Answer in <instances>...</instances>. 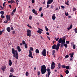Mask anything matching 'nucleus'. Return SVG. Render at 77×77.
I'll return each instance as SVG.
<instances>
[{"label":"nucleus","mask_w":77,"mask_h":77,"mask_svg":"<svg viewBox=\"0 0 77 77\" xmlns=\"http://www.w3.org/2000/svg\"><path fill=\"white\" fill-rule=\"evenodd\" d=\"M58 8L57 7L56 9H55V11H57V10H58Z\"/></svg>","instance_id":"69168bd1"},{"label":"nucleus","mask_w":77,"mask_h":77,"mask_svg":"<svg viewBox=\"0 0 77 77\" xmlns=\"http://www.w3.org/2000/svg\"><path fill=\"white\" fill-rule=\"evenodd\" d=\"M12 54H13V57L16 58V56L15 55V50L14 48H12Z\"/></svg>","instance_id":"39448f33"},{"label":"nucleus","mask_w":77,"mask_h":77,"mask_svg":"<svg viewBox=\"0 0 77 77\" xmlns=\"http://www.w3.org/2000/svg\"><path fill=\"white\" fill-rule=\"evenodd\" d=\"M65 38L62 39V38H60L58 41V42L59 44H60L61 43L65 42Z\"/></svg>","instance_id":"7ed1b4c3"},{"label":"nucleus","mask_w":77,"mask_h":77,"mask_svg":"<svg viewBox=\"0 0 77 77\" xmlns=\"http://www.w3.org/2000/svg\"><path fill=\"white\" fill-rule=\"evenodd\" d=\"M69 42L68 41H66V44H69Z\"/></svg>","instance_id":"c03bdc74"},{"label":"nucleus","mask_w":77,"mask_h":77,"mask_svg":"<svg viewBox=\"0 0 77 77\" xmlns=\"http://www.w3.org/2000/svg\"><path fill=\"white\" fill-rule=\"evenodd\" d=\"M68 3H69V1H68L67 2H65V4L67 5V6H69V4H68Z\"/></svg>","instance_id":"cd10ccee"},{"label":"nucleus","mask_w":77,"mask_h":77,"mask_svg":"<svg viewBox=\"0 0 77 77\" xmlns=\"http://www.w3.org/2000/svg\"><path fill=\"white\" fill-rule=\"evenodd\" d=\"M69 55L70 56V57H71V58H72V57H73V56H74V53H70L69 54Z\"/></svg>","instance_id":"4be33fe9"},{"label":"nucleus","mask_w":77,"mask_h":77,"mask_svg":"<svg viewBox=\"0 0 77 77\" xmlns=\"http://www.w3.org/2000/svg\"><path fill=\"white\" fill-rule=\"evenodd\" d=\"M6 66H3L2 68L1 69L2 70V71H5V69H6Z\"/></svg>","instance_id":"f8f14e48"},{"label":"nucleus","mask_w":77,"mask_h":77,"mask_svg":"<svg viewBox=\"0 0 77 77\" xmlns=\"http://www.w3.org/2000/svg\"><path fill=\"white\" fill-rule=\"evenodd\" d=\"M61 7L62 8V9H65V7H64L63 6H61Z\"/></svg>","instance_id":"5fc2aeb1"},{"label":"nucleus","mask_w":77,"mask_h":77,"mask_svg":"<svg viewBox=\"0 0 77 77\" xmlns=\"http://www.w3.org/2000/svg\"><path fill=\"white\" fill-rule=\"evenodd\" d=\"M2 31L0 30V35H1L2 34Z\"/></svg>","instance_id":"6e6d98bb"},{"label":"nucleus","mask_w":77,"mask_h":77,"mask_svg":"<svg viewBox=\"0 0 77 77\" xmlns=\"http://www.w3.org/2000/svg\"><path fill=\"white\" fill-rule=\"evenodd\" d=\"M9 65L10 66H11L12 65V60H9Z\"/></svg>","instance_id":"f3484780"},{"label":"nucleus","mask_w":77,"mask_h":77,"mask_svg":"<svg viewBox=\"0 0 77 77\" xmlns=\"http://www.w3.org/2000/svg\"><path fill=\"white\" fill-rule=\"evenodd\" d=\"M52 65L55 66V63H54V62L52 61Z\"/></svg>","instance_id":"2f4dec72"},{"label":"nucleus","mask_w":77,"mask_h":77,"mask_svg":"<svg viewBox=\"0 0 77 77\" xmlns=\"http://www.w3.org/2000/svg\"><path fill=\"white\" fill-rule=\"evenodd\" d=\"M65 42H64L63 43H61V44L60 45L61 48H62L64 46V43H65Z\"/></svg>","instance_id":"412c9836"},{"label":"nucleus","mask_w":77,"mask_h":77,"mask_svg":"<svg viewBox=\"0 0 77 77\" xmlns=\"http://www.w3.org/2000/svg\"><path fill=\"white\" fill-rule=\"evenodd\" d=\"M52 53H55V50H54L52 51Z\"/></svg>","instance_id":"e2e57ef3"},{"label":"nucleus","mask_w":77,"mask_h":77,"mask_svg":"<svg viewBox=\"0 0 77 77\" xmlns=\"http://www.w3.org/2000/svg\"><path fill=\"white\" fill-rule=\"evenodd\" d=\"M14 1H13V0H11V4H12V3H14Z\"/></svg>","instance_id":"052dcab7"},{"label":"nucleus","mask_w":77,"mask_h":77,"mask_svg":"<svg viewBox=\"0 0 77 77\" xmlns=\"http://www.w3.org/2000/svg\"><path fill=\"white\" fill-rule=\"evenodd\" d=\"M14 15V12H12L11 15H12V16H13V15Z\"/></svg>","instance_id":"338daca9"},{"label":"nucleus","mask_w":77,"mask_h":77,"mask_svg":"<svg viewBox=\"0 0 77 77\" xmlns=\"http://www.w3.org/2000/svg\"><path fill=\"white\" fill-rule=\"evenodd\" d=\"M60 46V43L57 44L56 46V49L57 51H58V50H59V48Z\"/></svg>","instance_id":"1a4fd4ad"},{"label":"nucleus","mask_w":77,"mask_h":77,"mask_svg":"<svg viewBox=\"0 0 77 77\" xmlns=\"http://www.w3.org/2000/svg\"><path fill=\"white\" fill-rule=\"evenodd\" d=\"M41 71L42 74H44L47 72V69H46V66L45 65L42 66L41 69Z\"/></svg>","instance_id":"f257e3e1"},{"label":"nucleus","mask_w":77,"mask_h":77,"mask_svg":"<svg viewBox=\"0 0 77 77\" xmlns=\"http://www.w3.org/2000/svg\"><path fill=\"white\" fill-rule=\"evenodd\" d=\"M17 8V7H16L13 10V12H15V11H16V9Z\"/></svg>","instance_id":"a18cd8bd"},{"label":"nucleus","mask_w":77,"mask_h":77,"mask_svg":"<svg viewBox=\"0 0 77 77\" xmlns=\"http://www.w3.org/2000/svg\"><path fill=\"white\" fill-rule=\"evenodd\" d=\"M64 46H65V48H67V47H68V45L66 44L65 43H64Z\"/></svg>","instance_id":"bb28decb"},{"label":"nucleus","mask_w":77,"mask_h":77,"mask_svg":"<svg viewBox=\"0 0 77 77\" xmlns=\"http://www.w3.org/2000/svg\"><path fill=\"white\" fill-rule=\"evenodd\" d=\"M74 30H75V33H77V29H75Z\"/></svg>","instance_id":"49530a36"},{"label":"nucleus","mask_w":77,"mask_h":77,"mask_svg":"<svg viewBox=\"0 0 77 77\" xmlns=\"http://www.w3.org/2000/svg\"><path fill=\"white\" fill-rule=\"evenodd\" d=\"M13 77V75H11L9 76V77Z\"/></svg>","instance_id":"774afa93"},{"label":"nucleus","mask_w":77,"mask_h":77,"mask_svg":"<svg viewBox=\"0 0 77 77\" xmlns=\"http://www.w3.org/2000/svg\"><path fill=\"white\" fill-rule=\"evenodd\" d=\"M29 19L30 20H31L32 19V17L31 16H30L29 17Z\"/></svg>","instance_id":"f704fd0d"},{"label":"nucleus","mask_w":77,"mask_h":77,"mask_svg":"<svg viewBox=\"0 0 77 77\" xmlns=\"http://www.w3.org/2000/svg\"><path fill=\"white\" fill-rule=\"evenodd\" d=\"M27 26L28 27H29V28H31V29H32V26H30V25H29V24H28Z\"/></svg>","instance_id":"8fccbe9b"},{"label":"nucleus","mask_w":77,"mask_h":77,"mask_svg":"<svg viewBox=\"0 0 77 77\" xmlns=\"http://www.w3.org/2000/svg\"><path fill=\"white\" fill-rule=\"evenodd\" d=\"M65 15H66V16L67 17V16H68V13L67 12V13L65 12Z\"/></svg>","instance_id":"79ce46f5"},{"label":"nucleus","mask_w":77,"mask_h":77,"mask_svg":"<svg viewBox=\"0 0 77 77\" xmlns=\"http://www.w3.org/2000/svg\"><path fill=\"white\" fill-rule=\"evenodd\" d=\"M6 18L7 20V21H10V20H11V16L10 15H6Z\"/></svg>","instance_id":"9b49d317"},{"label":"nucleus","mask_w":77,"mask_h":77,"mask_svg":"<svg viewBox=\"0 0 77 77\" xmlns=\"http://www.w3.org/2000/svg\"><path fill=\"white\" fill-rule=\"evenodd\" d=\"M15 31H12V33H13V35H14V34H15Z\"/></svg>","instance_id":"de8ad7c7"},{"label":"nucleus","mask_w":77,"mask_h":77,"mask_svg":"<svg viewBox=\"0 0 77 77\" xmlns=\"http://www.w3.org/2000/svg\"><path fill=\"white\" fill-rule=\"evenodd\" d=\"M6 3V2H4V3L3 4V6H4V7H5V4Z\"/></svg>","instance_id":"603ef678"},{"label":"nucleus","mask_w":77,"mask_h":77,"mask_svg":"<svg viewBox=\"0 0 77 77\" xmlns=\"http://www.w3.org/2000/svg\"><path fill=\"white\" fill-rule=\"evenodd\" d=\"M0 8L1 9H4V8H4V7H2V6H1Z\"/></svg>","instance_id":"680f3d73"},{"label":"nucleus","mask_w":77,"mask_h":77,"mask_svg":"<svg viewBox=\"0 0 77 77\" xmlns=\"http://www.w3.org/2000/svg\"><path fill=\"white\" fill-rule=\"evenodd\" d=\"M44 15H43V13H42L41 14L40 16L42 17H43Z\"/></svg>","instance_id":"bf43d9fd"},{"label":"nucleus","mask_w":77,"mask_h":77,"mask_svg":"<svg viewBox=\"0 0 77 77\" xmlns=\"http://www.w3.org/2000/svg\"><path fill=\"white\" fill-rule=\"evenodd\" d=\"M6 30L8 32H11V28L9 27H8L7 28Z\"/></svg>","instance_id":"2eb2a0df"},{"label":"nucleus","mask_w":77,"mask_h":77,"mask_svg":"<svg viewBox=\"0 0 77 77\" xmlns=\"http://www.w3.org/2000/svg\"><path fill=\"white\" fill-rule=\"evenodd\" d=\"M58 69H60L61 66H61V64H60V63H58Z\"/></svg>","instance_id":"aec40b11"},{"label":"nucleus","mask_w":77,"mask_h":77,"mask_svg":"<svg viewBox=\"0 0 77 77\" xmlns=\"http://www.w3.org/2000/svg\"><path fill=\"white\" fill-rule=\"evenodd\" d=\"M72 27V25L71 24L70 25V26L68 28H67V30H70V29H71Z\"/></svg>","instance_id":"6ab92c4d"},{"label":"nucleus","mask_w":77,"mask_h":77,"mask_svg":"<svg viewBox=\"0 0 77 77\" xmlns=\"http://www.w3.org/2000/svg\"><path fill=\"white\" fill-rule=\"evenodd\" d=\"M27 36H29V37H30V36H31V30L28 29L27 30Z\"/></svg>","instance_id":"20e7f679"},{"label":"nucleus","mask_w":77,"mask_h":77,"mask_svg":"<svg viewBox=\"0 0 77 77\" xmlns=\"http://www.w3.org/2000/svg\"><path fill=\"white\" fill-rule=\"evenodd\" d=\"M38 75H40V72L39 71L38 72Z\"/></svg>","instance_id":"864d4df0"},{"label":"nucleus","mask_w":77,"mask_h":77,"mask_svg":"<svg viewBox=\"0 0 77 77\" xmlns=\"http://www.w3.org/2000/svg\"><path fill=\"white\" fill-rule=\"evenodd\" d=\"M42 54L44 57H45L47 56V54L46 53V49H44L42 52Z\"/></svg>","instance_id":"f03ea898"},{"label":"nucleus","mask_w":77,"mask_h":77,"mask_svg":"<svg viewBox=\"0 0 77 77\" xmlns=\"http://www.w3.org/2000/svg\"><path fill=\"white\" fill-rule=\"evenodd\" d=\"M10 70V72H14V69L12 67H11Z\"/></svg>","instance_id":"a211bd4d"},{"label":"nucleus","mask_w":77,"mask_h":77,"mask_svg":"<svg viewBox=\"0 0 77 77\" xmlns=\"http://www.w3.org/2000/svg\"><path fill=\"white\" fill-rule=\"evenodd\" d=\"M26 76H28V75H29V72H26Z\"/></svg>","instance_id":"72a5a7b5"},{"label":"nucleus","mask_w":77,"mask_h":77,"mask_svg":"<svg viewBox=\"0 0 77 77\" xmlns=\"http://www.w3.org/2000/svg\"><path fill=\"white\" fill-rule=\"evenodd\" d=\"M32 3H33L35 2V0H32Z\"/></svg>","instance_id":"4d7b16f0"},{"label":"nucleus","mask_w":77,"mask_h":77,"mask_svg":"<svg viewBox=\"0 0 77 77\" xmlns=\"http://www.w3.org/2000/svg\"><path fill=\"white\" fill-rule=\"evenodd\" d=\"M42 7H41L39 8V11H42Z\"/></svg>","instance_id":"3c124183"},{"label":"nucleus","mask_w":77,"mask_h":77,"mask_svg":"<svg viewBox=\"0 0 77 77\" xmlns=\"http://www.w3.org/2000/svg\"><path fill=\"white\" fill-rule=\"evenodd\" d=\"M54 68H55V66H53V65H51V69H54Z\"/></svg>","instance_id":"5701e85b"},{"label":"nucleus","mask_w":77,"mask_h":77,"mask_svg":"<svg viewBox=\"0 0 77 77\" xmlns=\"http://www.w3.org/2000/svg\"><path fill=\"white\" fill-rule=\"evenodd\" d=\"M65 57L66 58H68V57H69V55H67Z\"/></svg>","instance_id":"ea45409f"},{"label":"nucleus","mask_w":77,"mask_h":77,"mask_svg":"<svg viewBox=\"0 0 77 77\" xmlns=\"http://www.w3.org/2000/svg\"><path fill=\"white\" fill-rule=\"evenodd\" d=\"M65 72L66 74H68L69 73V71L68 70H66Z\"/></svg>","instance_id":"c85d7f7f"},{"label":"nucleus","mask_w":77,"mask_h":77,"mask_svg":"<svg viewBox=\"0 0 77 77\" xmlns=\"http://www.w3.org/2000/svg\"><path fill=\"white\" fill-rule=\"evenodd\" d=\"M4 23H8V20H5L4 22Z\"/></svg>","instance_id":"13d9d810"},{"label":"nucleus","mask_w":77,"mask_h":77,"mask_svg":"<svg viewBox=\"0 0 77 77\" xmlns=\"http://www.w3.org/2000/svg\"><path fill=\"white\" fill-rule=\"evenodd\" d=\"M37 32L38 33H39V34H41L42 33V31L40 30H38L37 31Z\"/></svg>","instance_id":"393cba45"},{"label":"nucleus","mask_w":77,"mask_h":77,"mask_svg":"<svg viewBox=\"0 0 77 77\" xmlns=\"http://www.w3.org/2000/svg\"><path fill=\"white\" fill-rule=\"evenodd\" d=\"M47 71L48 72V77H49L50 74H51V71H50V69L49 68L47 69Z\"/></svg>","instance_id":"0eeeda50"},{"label":"nucleus","mask_w":77,"mask_h":77,"mask_svg":"<svg viewBox=\"0 0 77 77\" xmlns=\"http://www.w3.org/2000/svg\"><path fill=\"white\" fill-rule=\"evenodd\" d=\"M35 52L36 53H39V49H36Z\"/></svg>","instance_id":"b1692460"},{"label":"nucleus","mask_w":77,"mask_h":77,"mask_svg":"<svg viewBox=\"0 0 77 77\" xmlns=\"http://www.w3.org/2000/svg\"><path fill=\"white\" fill-rule=\"evenodd\" d=\"M22 44L23 45H25V41L24 40L22 41Z\"/></svg>","instance_id":"37998d69"},{"label":"nucleus","mask_w":77,"mask_h":77,"mask_svg":"<svg viewBox=\"0 0 77 77\" xmlns=\"http://www.w3.org/2000/svg\"><path fill=\"white\" fill-rule=\"evenodd\" d=\"M55 14H54L52 16V18L53 20H54L56 19V16H55Z\"/></svg>","instance_id":"ddd939ff"},{"label":"nucleus","mask_w":77,"mask_h":77,"mask_svg":"<svg viewBox=\"0 0 77 77\" xmlns=\"http://www.w3.org/2000/svg\"><path fill=\"white\" fill-rule=\"evenodd\" d=\"M63 68H65L66 67V66L64 65H63L62 66H61Z\"/></svg>","instance_id":"c9c22d12"},{"label":"nucleus","mask_w":77,"mask_h":77,"mask_svg":"<svg viewBox=\"0 0 77 77\" xmlns=\"http://www.w3.org/2000/svg\"><path fill=\"white\" fill-rule=\"evenodd\" d=\"M29 57H31V58H33V57L32 56V52L31 50H29Z\"/></svg>","instance_id":"423d86ee"},{"label":"nucleus","mask_w":77,"mask_h":77,"mask_svg":"<svg viewBox=\"0 0 77 77\" xmlns=\"http://www.w3.org/2000/svg\"><path fill=\"white\" fill-rule=\"evenodd\" d=\"M30 50L31 51H33V48L32 47H30Z\"/></svg>","instance_id":"4c0bfd02"},{"label":"nucleus","mask_w":77,"mask_h":77,"mask_svg":"<svg viewBox=\"0 0 77 77\" xmlns=\"http://www.w3.org/2000/svg\"><path fill=\"white\" fill-rule=\"evenodd\" d=\"M34 14H35V15H38V13H37V11H36L35 12H34Z\"/></svg>","instance_id":"09e8293b"},{"label":"nucleus","mask_w":77,"mask_h":77,"mask_svg":"<svg viewBox=\"0 0 77 77\" xmlns=\"http://www.w3.org/2000/svg\"><path fill=\"white\" fill-rule=\"evenodd\" d=\"M1 17L2 18H5V17L4 16V15H2L1 16Z\"/></svg>","instance_id":"a19ab883"},{"label":"nucleus","mask_w":77,"mask_h":77,"mask_svg":"<svg viewBox=\"0 0 77 77\" xmlns=\"http://www.w3.org/2000/svg\"><path fill=\"white\" fill-rule=\"evenodd\" d=\"M24 46L25 48H27V44H25Z\"/></svg>","instance_id":"473e14b6"},{"label":"nucleus","mask_w":77,"mask_h":77,"mask_svg":"<svg viewBox=\"0 0 77 77\" xmlns=\"http://www.w3.org/2000/svg\"><path fill=\"white\" fill-rule=\"evenodd\" d=\"M66 69H69V66H66Z\"/></svg>","instance_id":"7c9ffc66"},{"label":"nucleus","mask_w":77,"mask_h":77,"mask_svg":"<svg viewBox=\"0 0 77 77\" xmlns=\"http://www.w3.org/2000/svg\"><path fill=\"white\" fill-rule=\"evenodd\" d=\"M17 50L19 52L21 51V48H20V47L19 46H17Z\"/></svg>","instance_id":"dca6fc26"},{"label":"nucleus","mask_w":77,"mask_h":77,"mask_svg":"<svg viewBox=\"0 0 77 77\" xmlns=\"http://www.w3.org/2000/svg\"><path fill=\"white\" fill-rule=\"evenodd\" d=\"M52 49H54V50H56V44H54V45L52 46Z\"/></svg>","instance_id":"4468645a"},{"label":"nucleus","mask_w":77,"mask_h":77,"mask_svg":"<svg viewBox=\"0 0 77 77\" xmlns=\"http://www.w3.org/2000/svg\"><path fill=\"white\" fill-rule=\"evenodd\" d=\"M0 14L1 15H4V14H5V12L3 11H1L0 12Z\"/></svg>","instance_id":"a878e982"},{"label":"nucleus","mask_w":77,"mask_h":77,"mask_svg":"<svg viewBox=\"0 0 77 77\" xmlns=\"http://www.w3.org/2000/svg\"><path fill=\"white\" fill-rule=\"evenodd\" d=\"M54 0H48L47 2V4H48V5L51 4V3L53 2Z\"/></svg>","instance_id":"9d476101"},{"label":"nucleus","mask_w":77,"mask_h":77,"mask_svg":"<svg viewBox=\"0 0 77 77\" xmlns=\"http://www.w3.org/2000/svg\"><path fill=\"white\" fill-rule=\"evenodd\" d=\"M73 49H75V45H74L73 46Z\"/></svg>","instance_id":"e433bc0d"},{"label":"nucleus","mask_w":77,"mask_h":77,"mask_svg":"<svg viewBox=\"0 0 77 77\" xmlns=\"http://www.w3.org/2000/svg\"><path fill=\"white\" fill-rule=\"evenodd\" d=\"M76 9H75V8H73V11H75Z\"/></svg>","instance_id":"0e129e2a"},{"label":"nucleus","mask_w":77,"mask_h":77,"mask_svg":"<svg viewBox=\"0 0 77 77\" xmlns=\"http://www.w3.org/2000/svg\"><path fill=\"white\" fill-rule=\"evenodd\" d=\"M36 11V10H35V9H33L32 10V11L33 13H35V12Z\"/></svg>","instance_id":"58836bf2"},{"label":"nucleus","mask_w":77,"mask_h":77,"mask_svg":"<svg viewBox=\"0 0 77 77\" xmlns=\"http://www.w3.org/2000/svg\"><path fill=\"white\" fill-rule=\"evenodd\" d=\"M15 53L16 54V58L17 59H18V52H17V50H16L15 51Z\"/></svg>","instance_id":"6e6552de"},{"label":"nucleus","mask_w":77,"mask_h":77,"mask_svg":"<svg viewBox=\"0 0 77 77\" xmlns=\"http://www.w3.org/2000/svg\"><path fill=\"white\" fill-rule=\"evenodd\" d=\"M45 29L46 31H47V32H48V28H47V27L45 26Z\"/></svg>","instance_id":"c756f323"}]
</instances>
